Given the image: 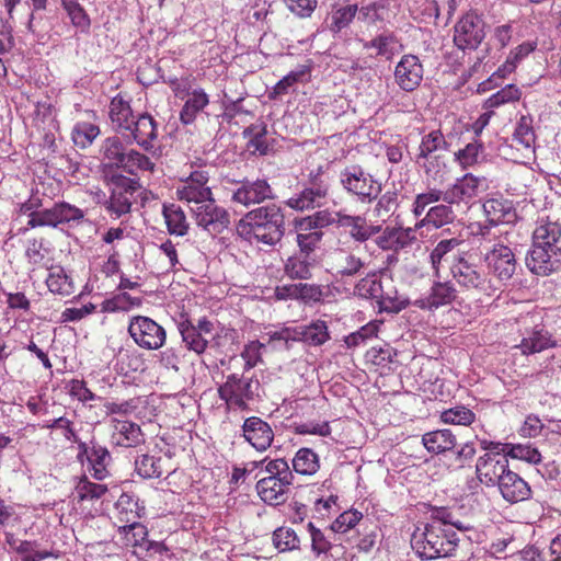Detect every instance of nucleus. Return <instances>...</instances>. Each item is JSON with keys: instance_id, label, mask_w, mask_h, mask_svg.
<instances>
[{"instance_id": "53", "label": "nucleus", "mask_w": 561, "mask_h": 561, "mask_svg": "<svg viewBox=\"0 0 561 561\" xmlns=\"http://www.w3.org/2000/svg\"><path fill=\"white\" fill-rule=\"evenodd\" d=\"M100 133V127L95 124L77 122L71 131V139L77 147L85 149L93 144Z\"/></svg>"}, {"instance_id": "43", "label": "nucleus", "mask_w": 561, "mask_h": 561, "mask_svg": "<svg viewBox=\"0 0 561 561\" xmlns=\"http://www.w3.org/2000/svg\"><path fill=\"white\" fill-rule=\"evenodd\" d=\"M115 368L121 375L128 376L144 371L146 362L138 351L121 348L116 356Z\"/></svg>"}, {"instance_id": "36", "label": "nucleus", "mask_w": 561, "mask_h": 561, "mask_svg": "<svg viewBox=\"0 0 561 561\" xmlns=\"http://www.w3.org/2000/svg\"><path fill=\"white\" fill-rule=\"evenodd\" d=\"M333 268L342 277L355 276L365 267V262L353 252L337 249L332 254Z\"/></svg>"}, {"instance_id": "24", "label": "nucleus", "mask_w": 561, "mask_h": 561, "mask_svg": "<svg viewBox=\"0 0 561 561\" xmlns=\"http://www.w3.org/2000/svg\"><path fill=\"white\" fill-rule=\"evenodd\" d=\"M291 484L293 482L275 480V477H264L256 482L255 489L265 504L278 506L286 502Z\"/></svg>"}, {"instance_id": "10", "label": "nucleus", "mask_w": 561, "mask_h": 561, "mask_svg": "<svg viewBox=\"0 0 561 561\" xmlns=\"http://www.w3.org/2000/svg\"><path fill=\"white\" fill-rule=\"evenodd\" d=\"M178 330L185 348L197 355H202L208 347L210 340L215 337L214 323L206 317L199 318L196 323L190 320L181 321Z\"/></svg>"}, {"instance_id": "37", "label": "nucleus", "mask_w": 561, "mask_h": 561, "mask_svg": "<svg viewBox=\"0 0 561 561\" xmlns=\"http://www.w3.org/2000/svg\"><path fill=\"white\" fill-rule=\"evenodd\" d=\"M456 213L450 204H437L428 208L425 216L416 222V228L432 226L439 229L446 225L454 222Z\"/></svg>"}, {"instance_id": "39", "label": "nucleus", "mask_w": 561, "mask_h": 561, "mask_svg": "<svg viewBox=\"0 0 561 561\" xmlns=\"http://www.w3.org/2000/svg\"><path fill=\"white\" fill-rule=\"evenodd\" d=\"M298 341L310 346H321L330 340L328 324L323 320H314L307 325L297 327Z\"/></svg>"}, {"instance_id": "57", "label": "nucleus", "mask_w": 561, "mask_h": 561, "mask_svg": "<svg viewBox=\"0 0 561 561\" xmlns=\"http://www.w3.org/2000/svg\"><path fill=\"white\" fill-rule=\"evenodd\" d=\"M552 345L553 342L551 341L548 332L538 330L534 331L529 336L524 337L518 347L520 348L522 354L530 355L542 352Z\"/></svg>"}, {"instance_id": "25", "label": "nucleus", "mask_w": 561, "mask_h": 561, "mask_svg": "<svg viewBox=\"0 0 561 561\" xmlns=\"http://www.w3.org/2000/svg\"><path fill=\"white\" fill-rule=\"evenodd\" d=\"M506 502L518 503L528 500L531 494L529 484L516 472L507 470L497 484Z\"/></svg>"}, {"instance_id": "49", "label": "nucleus", "mask_w": 561, "mask_h": 561, "mask_svg": "<svg viewBox=\"0 0 561 561\" xmlns=\"http://www.w3.org/2000/svg\"><path fill=\"white\" fill-rule=\"evenodd\" d=\"M118 533L124 537L126 546L138 548L142 550L145 545L148 542V530L147 527L139 520H135L130 524L118 525Z\"/></svg>"}, {"instance_id": "27", "label": "nucleus", "mask_w": 561, "mask_h": 561, "mask_svg": "<svg viewBox=\"0 0 561 561\" xmlns=\"http://www.w3.org/2000/svg\"><path fill=\"white\" fill-rule=\"evenodd\" d=\"M133 140L145 150L151 149L152 141L158 137V125L149 114H141L134 119L130 129Z\"/></svg>"}, {"instance_id": "16", "label": "nucleus", "mask_w": 561, "mask_h": 561, "mask_svg": "<svg viewBox=\"0 0 561 561\" xmlns=\"http://www.w3.org/2000/svg\"><path fill=\"white\" fill-rule=\"evenodd\" d=\"M394 82L404 92L415 91L422 83L424 67L416 55L405 54L394 67Z\"/></svg>"}, {"instance_id": "59", "label": "nucleus", "mask_w": 561, "mask_h": 561, "mask_svg": "<svg viewBox=\"0 0 561 561\" xmlns=\"http://www.w3.org/2000/svg\"><path fill=\"white\" fill-rule=\"evenodd\" d=\"M358 21L366 24H376L382 22L386 19L387 7L383 0H375L369 2H363L358 7Z\"/></svg>"}, {"instance_id": "32", "label": "nucleus", "mask_w": 561, "mask_h": 561, "mask_svg": "<svg viewBox=\"0 0 561 561\" xmlns=\"http://www.w3.org/2000/svg\"><path fill=\"white\" fill-rule=\"evenodd\" d=\"M311 68L307 65H299L286 76H284L268 92L270 100L280 99L288 94L298 83L307 81L310 77Z\"/></svg>"}, {"instance_id": "8", "label": "nucleus", "mask_w": 561, "mask_h": 561, "mask_svg": "<svg viewBox=\"0 0 561 561\" xmlns=\"http://www.w3.org/2000/svg\"><path fill=\"white\" fill-rule=\"evenodd\" d=\"M127 331L135 344L142 350L157 351L165 344V329L149 317H130Z\"/></svg>"}, {"instance_id": "9", "label": "nucleus", "mask_w": 561, "mask_h": 561, "mask_svg": "<svg viewBox=\"0 0 561 561\" xmlns=\"http://www.w3.org/2000/svg\"><path fill=\"white\" fill-rule=\"evenodd\" d=\"M489 272L503 284H507L515 275L518 262L514 250L499 241L483 253Z\"/></svg>"}, {"instance_id": "42", "label": "nucleus", "mask_w": 561, "mask_h": 561, "mask_svg": "<svg viewBox=\"0 0 561 561\" xmlns=\"http://www.w3.org/2000/svg\"><path fill=\"white\" fill-rule=\"evenodd\" d=\"M293 470L300 476H313L320 469L319 455L311 448H299L291 459Z\"/></svg>"}, {"instance_id": "63", "label": "nucleus", "mask_w": 561, "mask_h": 561, "mask_svg": "<svg viewBox=\"0 0 561 561\" xmlns=\"http://www.w3.org/2000/svg\"><path fill=\"white\" fill-rule=\"evenodd\" d=\"M61 4L72 25L82 33L88 32L91 21L83 7L77 0H61Z\"/></svg>"}, {"instance_id": "30", "label": "nucleus", "mask_w": 561, "mask_h": 561, "mask_svg": "<svg viewBox=\"0 0 561 561\" xmlns=\"http://www.w3.org/2000/svg\"><path fill=\"white\" fill-rule=\"evenodd\" d=\"M209 104V95L203 88H195L187 93V98L180 111V121L184 125L193 124L197 115Z\"/></svg>"}, {"instance_id": "5", "label": "nucleus", "mask_w": 561, "mask_h": 561, "mask_svg": "<svg viewBox=\"0 0 561 561\" xmlns=\"http://www.w3.org/2000/svg\"><path fill=\"white\" fill-rule=\"evenodd\" d=\"M231 183L234 187L230 190V201L247 208L276 197L272 185L265 178H244L242 180H232Z\"/></svg>"}, {"instance_id": "48", "label": "nucleus", "mask_w": 561, "mask_h": 561, "mask_svg": "<svg viewBox=\"0 0 561 561\" xmlns=\"http://www.w3.org/2000/svg\"><path fill=\"white\" fill-rule=\"evenodd\" d=\"M533 240L554 242V244H561V222L559 220H552L549 217L539 218L536 221V227L531 233Z\"/></svg>"}, {"instance_id": "35", "label": "nucleus", "mask_w": 561, "mask_h": 561, "mask_svg": "<svg viewBox=\"0 0 561 561\" xmlns=\"http://www.w3.org/2000/svg\"><path fill=\"white\" fill-rule=\"evenodd\" d=\"M108 115L112 125L118 131H128L135 119L129 102L121 95L112 99Z\"/></svg>"}, {"instance_id": "60", "label": "nucleus", "mask_w": 561, "mask_h": 561, "mask_svg": "<svg viewBox=\"0 0 561 561\" xmlns=\"http://www.w3.org/2000/svg\"><path fill=\"white\" fill-rule=\"evenodd\" d=\"M342 210L339 211H329V210H319L316 211L311 216H307L300 220V227L304 230H310L311 228L321 230L322 228L329 227L331 225L337 226V218L341 216Z\"/></svg>"}, {"instance_id": "40", "label": "nucleus", "mask_w": 561, "mask_h": 561, "mask_svg": "<svg viewBox=\"0 0 561 561\" xmlns=\"http://www.w3.org/2000/svg\"><path fill=\"white\" fill-rule=\"evenodd\" d=\"M162 215L170 234L183 237L188 231V222L182 207L176 204H163Z\"/></svg>"}, {"instance_id": "64", "label": "nucleus", "mask_w": 561, "mask_h": 561, "mask_svg": "<svg viewBox=\"0 0 561 561\" xmlns=\"http://www.w3.org/2000/svg\"><path fill=\"white\" fill-rule=\"evenodd\" d=\"M377 302L380 311L390 313H398L412 305V302L405 296L398 294L396 289L387 291L382 289V294L380 295Z\"/></svg>"}, {"instance_id": "61", "label": "nucleus", "mask_w": 561, "mask_h": 561, "mask_svg": "<svg viewBox=\"0 0 561 561\" xmlns=\"http://www.w3.org/2000/svg\"><path fill=\"white\" fill-rule=\"evenodd\" d=\"M484 146L479 141H472L455 152V160L462 169L471 168L483 159Z\"/></svg>"}, {"instance_id": "6", "label": "nucleus", "mask_w": 561, "mask_h": 561, "mask_svg": "<svg viewBox=\"0 0 561 561\" xmlns=\"http://www.w3.org/2000/svg\"><path fill=\"white\" fill-rule=\"evenodd\" d=\"M486 187L488 181L484 176L466 173L456 179L446 190H440L442 201L456 208H468L472 201Z\"/></svg>"}, {"instance_id": "14", "label": "nucleus", "mask_w": 561, "mask_h": 561, "mask_svg": "<svg viewBox=\"0 0 561 561\" xmlns=\"http://www.w3.org/2000/svg\"><path fill=\"white\" fill-rule=\"evenodd\" d=\"M78 458L85 471L95 480L102 481L108 477V466L112 462V457L106 447L95 442L90 444L80 443Z\"/></svg>"}, {"instance_id": "47", "label": "nucleus", "mask_w": 561, "mask_h": 561, "mask_svg": "<svg viewBox=\"0 0 561 561\" xmlns=\"http://www.w3.org/2000/svg\"><path fill=\"white\" fill-rule=\"evenodd\" d=\"M106 491L105 484L92 482L85 476H82L75 485L73 496L81 503L93 502L101 499Z\"/></svg>"}, {"instance_id": "29", "label": "nucleus", "mask_w": 561, "mask_h": 561, "mask_svg": "<svg viewBox=\"0 0 561 561\" xmlns=\"http://www.w3.org/2000/svg\"><path fill=\"white\" fill-rule=\"evenodd\" d=\"M482 209L486 220L492 226L510 224L515 218L513 203L502 197L486 199L482 204Z\"/></svg>"}, {"instance_id": "11", "label": "nucleus", "mask_w": 561, "mask_h": 561, "mask_svg": "<svg viewBox=\"0 0 561 561\" xmlns=\"http://www.w3.org/2000/svg\"><path fill=\"white\" fill-rule=\"evenodd\" d=\"M484 37V21L474 12L462 15L454 26V44L462 51L476 50Z\"/></svg>"}, {"instance_id": "56", "label": "nucleus", "mask_w": 561, "mask_h": 561, "mask_svg": "<svg viewBox=\"0 0 561 561\" xmlns=\"http://www.w3.org/2000/svg\"><path fill=\"white\" fill-rule=\"evenodd\" d=\"M59 226H61L60 203L56 202L51 207L43 208L33 220H27L24 230L39 227L58 228Z\"/></svg>"}, {"instance_id": "31", "label": "nucleus", "mask_w": 561, "mask_h": 561, "mask_svg": "<svg viewBox=\"0 0 561 561\" xmlns=\"http://www.w3.org/2000/svg\"><path fill=\"white\" fill-rule=\"evenodd\" d=\"M463 242L465 241L459 237L443 239L437 242L430 253V262L435 277H440V266L443 262L450 257L454 260V256L461 253L458 249Z\"/></svg>"}, {"instance_id": "55", "label": "nucleus", "mask_w": 561, "mask_h": 561, "mask_svg": "<svg viewBox=\"0 0 561 561\" xmlns=\"http://www.w3.org/2000/svg\"><path fill=\"white\" fill-rule=\"evenodd\" d=\"M504 456L523 460L528 463H539L541 461V455L537 448L527 444H504L501 448Z\"/></svg>"}, {"instance_id": "13", "label": "nucleus", "mask_w": 561, "mask_h": 561, "mask_svg": "<svg viewBox=\"0 0 561 561\" xmlns=\"http://www.w3.org/2000/svg\"><path fill=\"white\" fill-rule=\"evenodd\" d=\"M209 175L204 170L193 171L186 179L181 180L175 194L179 201L184 202L190 210L213 197L208 186Z\"/></svg>"}, {"instance_id": "19", "label": "nucleus", "mask_w": 561, "mask_h": 561, "mask_svg": "<svg viewBox=\"0 0 561 561\" xmlns=\"http://www.w3.org/2000/svg\"><path fill=\"white\" fill-rule=\"evenodd\" d=\"M242 435L260 453L267 450L274 440V431L271 425L257 416H250L244 420Z\"/></svg>"}, {"instance_id": "1", "label": "nucleus", "mask_w": 561, "mask_h": 561, "mask_svg": "<svg viewBox=\"0 0 561 561\" xmlns=\"http://www.w3.org/2000/svg\"><path fill=\"white\" fill-rule=\"evenodd\" d=\"M456 530L470 542L480 540V533L469 524L455 518L453 513L440 507L428 523L416 526L411 535V548L422 560H435L454 554L461 538Z\"/></svg>"}, {"instance_id": "28", "label": "nucleus", "mask_w": 561, "mask_h": 561, "mask_svg": "<svg viewBox=\"0 0 561 561\" xmlns=\"http://www.w3.org/2000/svg\"><path fill=\"white\" fill-rule=\"evenodd\" d=\"M378 527L375 522L366 517L359 523L358 528L347 536V542L352 548L359 552L368 553L373 550L377 542Z\"/></svg>"}, {"instance_id": "50", "label": "nucleus", "mask_w": 561, "mask_h": 561, "mask_svg": "<svg viewBox=\"0 0 561 561\" xmlns=\"http://www.w3.org/2000/svg\"><path fill=\"white\" fill-rule=\"evenodd\" d=\"M296 242L298 245V251L309 255H316L314 250L319 247L323 232L322 230H317L311 228L310 230H304L300 227V220H296Z\"/></svg>"}, {"instance_id": "44", "label": "nucleus", "mask_w": 561, "mask_h": 561, "mask_svg": "<svg viewBox=\"0 0 561 561\" xmlns=\"http://www.w3.org/2000/svg\"><path fill=\"white\" fill-rule=\"evenodd\" d=\"M126 152L127 149L117 136L107 137L102 142L101 154L103 161H106L107 165L112 168L121 169Z\"/></svg>"}, {"instance_id": "23", "label": "nucleus", "mask_w": 561, "mask_h": 561, "mask_svg": "<svg viewBox=\"0 0 561 561\" xmlns=\"http://www.w3.org/2000/svg\"><path fill=\"white\" fill-rule=\"evenodd\" d=\"M317 266V255H309L299 251L294 252L284 261V275L293 280H309Z\"/></svg>"}, {"instance_id": "26", "label": "nucleus", "mask_w": 561, "mask_h": 561, "mask_svg": "<svg viewBox=\"0 0 561 561\" xmlns=\"http://www.w3.org/2000/svg\"><path fill=\"white\" fill-rule=\"evenodd\" d=\"M112 423V439L115 445L131 448L145 443L144 433L137 423L118 419H113Z\"/></svg>"}, {"instance_id": "33", "label": "nucleus", "mask_w": 561, "mask_h": 561, "mask_svg": "<svg viewBox=\"0 0 561 561\" xmlns=\"http://www.w3.org/2000/svg\"><path fill=\"white\" fill-rule=\"evenodd\" d=\"M118 525L139 520L145 514V506L139 504L138 497L130 493H122L115 503Z\"/></svg>"}, {"instance_id": "12", "label": "nucleus", "mask_w": 561, "mask_h": 561, "mask_svg": "<svg viewBox=\"0 0 561 561\" xmlns=\"http://www.w3.org/2000/svg\"><path fill=\"white\" fill-rule=\"evenodd\" d=\"M259 381L251 378L239 377L236 374L229 375L222 383L218 393L230 409H247V402L255 396Z\"/></svg>"}, {"instance_id": "62", "label": "nucleus", "mask_w": 561, "mask_h": 561, "mask_svg": "<svg viewBox=\"0 0 561 561\" xmlns=\"http://www.w3.org/2000/svg\"><path fill=\"white\" fill-rule=\"evenodd\" d=\"M522 92L519 88L513 83L506 84L504 88L493 93L490 98H488L483 103L484 110H494L504 104L518 101L520 99Z\"/></svg>"}, {"instance_id": "2", "label": "nucleus", "mask_w": 561, "mask_h": 561, "mask_svg": "<svg viewBox=\"0 0 561 561\" xmlns=\"http://www.w3.org/2000/svg\"><path fill=\"white\" fill-rule=\"evenodd\" d=\"M241 233L251 234L257 242L275 245L285 234V216L277 204L260 206L248 211L238 224Z\"/></svg>"}, {"instance_id": "52", "label": "nucleus", "mask_w": 561, "mask_h": 561, "mask_svg": "<svg viewBox=\"0 0 561 561\" xmlns=\"http://www.w3.org/2000/svg\"><path fill=\"white\" fill-rule=\"evenodd\" d=\"M513 141L517 146H522L528 152H535L536 136L533 128L531 117L523 115L519 118L513 134Z\"/></svg>"}, {"instance_id": "46", "label": "nucleus", "mask_w": 561, "mask_h": 561, "mask_svg": "<svg viewBox=\"0 0 561 561\" xmlns=\"http://www.w3.org/2000/svg\"><path fill=\"white\" fill-rule=\"evenodd\" d=\"M154 162L149 157L135 149L127 150L124 162L121 165L126 173L138 175L140 172H153Z\"/></svg>"}, {"instance_id": "17", "label": "nucleus", "mask_w": 561, "mask_h": 561, "mask_svg": "<svg viewBox=\"0 0 561 561\" xmlns=\"http://www.w3.org/2000/svg\"><path fill=\"white\" fill-rule=\"evenodd\" d=\"M508 469V460L500 451L488 453L476 463L477 477L486 486L497 485Z\"/></svg>"}, {"instance_id": "45", "label": "nucleus", "mask_w": 561, "mask_h": 561, "mask_svg": "<svg viewBox=\"0 0 561 561\" xmlns=\"http://www.w3.org/2000/svg\"><path fill=\"white\" fill-rule=\"evenodd\" d=\"M364 49H376V55L391 59L399 53L400 45L397 37L392 33H382L371 41L363 43Z\"/></svg>"}, {"instance_id": "7", "label": "nucleus", "mask_w": 561, "mask_h": 561, "mask_svg": "<svg viewBox=\"0 0 561 561\" xmlns=\"http://www.w3.org/2000/svg\"><path fill=\"white\" fill-rule=\"evenodd\" d=\"M343 188L362 203H371L381 193V184L358 165H352L341 172Z\"/></svg>"}, {"instance_id": "18", "label": "nucleus", "mask_w": 561, "mask_h": 561, "mask_svg": "<svg viewBox=\"0 0 561 561\" xmlns=\"http://www.w3.org/2000/svg\"><path fill=\"white\" fill-rule=\"evenodd\" d=\"M457 295L458 291L450 280H437L433 283L425 297L414 300L412 305L422 310L434 311L453 304Z\"/></svg>"}, {"instance_id": "3", "label": "nucleus", "mask_w": 561, "mask_h": 561, "mask_svg": "<svg viewBox=\"0 0 561 561\" xmlns=\"http://www.w3.org/2000/svg\"><path fill=\"white\" fill-rule=\"evenodd\" d=\"M454 280L462 288L493 297L499 288L493 284L482 267L470 261L468 252H461L454 256L449 266Z\"/></svg>"}, {"instance_id": "54", "label": "nucleus", "mask_w": 561, "mask_h": 561, "mask_svg": "<svg viewBox=\"0 0 561 561\" xmlns=\"http://www.w3.org/2000/svg\"><path fill=\"white\" fill-rule=\"evenodd\" d=\"M363 513L356 510H348L341 513L331 524L332 531L336 534L351 535L358 528L359 523L365 520Z\"/></svg>"}, {"instance_id": "4", "label": "nucleus", "mask_w": 561, "mask_h": 561, "mask_svg": "<svg viewBox=\"0 0 561 561\" xmlns=\"http://www.w3.org/2000/svg\"><path fill=\"white\" fill-rule=\"evenodd\" d=\"M110 183V196L106 197L105 194L100 191L98 193V204H101L112 218L119 219L130 213L135 202V194L140 185L138 180L123 174L112 175Z\"/></svg>"}, {"instance_id": "38", "label": "nucleus", "mask_w": 561, "mask_h": 561, "mask_svg": "<svg viewBox=\"0 0 561 561\" xmlns=\"http://www.w3.org/2000/svg\"><path fill=\"white\" fill-rule=\"evenodd\" d=\"M48 275L46 285L48 290L54 295L70 296L75 291V285L71 277L60 265L46 266Z\"/></svg>"}, {"instance_id": "22", "label": "nucleus", "mask_w": 561, "mask_h": 561, "mask_svg": "<svg viewBox=\"0 0 561 561\" xmlns=\"http://www.w3.org/2000/svg\"><path fill=\"white\" fill-rule=\"evenodd\" d=\"M337 227L347 231L354 241L360 243L366 242L380 230L379 226L371 225L366 217L347 215L343 210L337 218Z\"/></svg>"}, {"instance_id": "21", "label": "nucleus", "mask_w": 561, "mask_h": 561, "mask_svg": "<svg viewBox=\"0 0 561 561\" xmlns=\"http://www.w3.org/2000/svg\"><path fill=\"white\" fill-rule=\"evenodd\" d=\"M329 184L316 183L314 186L305 185L297 194L286 201V205L295 210H309L320 208L325 204L329 194Z\"/></svg>"}, {"instance_id": "41", "label": "nucleus", "mask_w": 561, "mask_h": 561, "mask_svg": "<svg viewBox=\"0 0 561 561\" xmlns=\"http://www.w3.org/2000/svg\"><path fill=\"white\" fill-rule=\"evenodd\" d=\"M358 11L357 4L333 8L325 19L327 28L334 35L347 28L355 19Z\"/></svg>"}, {"instance_id": "15", "label": "nucleus", "mask_w": 561, "mask_h": 561, "mask_svg": "<svg viewBox=\"0 0 561 561\" xmlns=\"http://www.w3.org/2000/svg\"><path fill=\"white\" fill-rule=\"evenodd\" d=\"M196 225L210 234H219L230 225L229 213L214 197L191 210Z\"/></svg>"}, {"instance_id": "34", "label": "nucleus", "mask_w": 561, "mask_h": 561, "mask_svg": "<svg viewBox=\"0 0 561 561\" xmlns=\"http://www.w3.org/2000/svg\"><path fill=\"white\" fill-rule=\"evenodd\" d=\"M422 443L428 453L439 455L453 450L457 438L450 430L444 428L425 433Z\"/></svg>"}, {"instance_id": "51", "label": "nucleus", "mask_w": 561, "mask_h": 561, "mask_svg": "<svg viewBox=\"0 0 561 561\" xmlns=\"http://www.w3.org/2000/svg\"><path fill=\"white\" fill-rule=\"evenodd\" d=\"M50 251V243L44 238H31L26 240L25 257L28 264L33 266H47L45 260Z\"/></svg>"}, {"instance_id": "58", "label": "nucleus", "mask_w": 561, "mask_h": 561, "mask_svg": "<svg viewBox=\"0 0 561 561\" xmlns=\"http://www.w3.org/2000/svg\"><path fill=\"white\" fill-rule=\"evenodd\" d=\"M135 471L144 479H157L163 473L161 458L142 454L135 459Z\"/></svg>"}, {"instance_id": "20", "label": "nucleus", "mask_w": 561, "mask_h": 561, "mask_svg": "<svg viewBox=\"0 0 561 561\" xmlns=\"http://www.w3.org/2000/svg\"><path fill=\"white\" fill-rule=\"evenodd\" d=\"M528 271L536 276H549L561 270V252L528 249L525 256Z\"/></svg>"}]
</instances>
